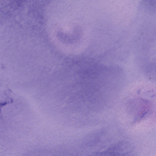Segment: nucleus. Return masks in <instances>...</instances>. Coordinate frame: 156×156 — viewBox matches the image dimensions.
<instances>
[{
  "mask_svg": "<svg viewBox=\"0 0 156 156\" xmlns=\"http://www.w3.org/2000/svg\"><path fill=\"white\" fill-rule=\"evenodd\" d=\"M6 104V103H4V104H1L0 103V106H3V105H5Z\"/></svg>",
  "mask_w": 156,
  "mask_h": 156,
  "instance_id": "1",
  "label": "nucleus"
}]
</instances>
